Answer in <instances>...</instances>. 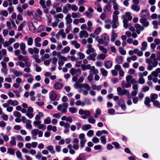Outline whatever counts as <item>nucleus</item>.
<instances>
[{
    "label": "nucleus",
    "instance_id": "obj_1",
    "mask_svg": "<svg viewBox=\"0 0 160 160\" xmlns=\"http://www.w3.org/2000/svg\"><path fill=\"white\" fill-rule=\"evenodd\" d=\"M145 61L148 64L147 69L149 71H152L153 68H156L158 64V59L156 58V55L154 53H152L149 58H146Z\"/></svg>",
    "mask_w": 160,
    "mask_h": 160
},
{
    "label": "nucleus",
    "instance_id": "obj_2",
    "mask_svg": "<svg viewBox=\"0 0 160 160\" xmlns=\"http://www.w3.org/2000/svg\"><path fill=\"white\" fill-rule=\"evenodd\" d=\"M119 12L118 11L114 12L112 15V27L113 28H116L119 25L118 19V15Z\"/></svg>",
    "mask_w": 160,
    "mask_h": 160
},
{
    "label": "nucleus",
    "instance_id": "obj_3",
    "mask_svg": "<svg viewBox=\"0 0 160 160\" xmlns=\"http://www.w3.org/2000/svg\"><path fill=\"white\" fill-rule=\"evenodd\" d=\"M109 37L107 34L104 33L101 36V38L98 40V42L105 46L107 45L109 42Z\"/></svg>",
    "mask_w": 160,
    "mask_h": 160
},
{
    "label": "nucleus",
    "instance_id": "obj_4",
    "mask_svg": "<svg viewBox=\"0 0 160 160\" xmlns=\"http://www.w3.org/2000/svg\"><path fill=\"white\" fill-rule=\"evenodd\" d=\"M14 52L15 55L18 56V58L19 60H22L23 62H26L28 61L29 58L27 56H23L20 54V51L19 50H16Z\"/></svg>",
    "mask_w": 160,
    "mask_h": 160
},
{
    "label": "nucleus",
    "instance_id": "obj_5",
    "mask_svg": "<svg viewBox=\"0 0 160 160\" xmlns=\"http://www.w3.org/2000/svg\"><path fill=\"white\" fill-rule=\"evenodd\" d=\"M117 91L118 95H125L128 96L129 98H130V92L128 90L125 89H122L121 88L119 87L117 88Z\"/></svg>",
    "mask_w": 160,
    "mask_h": 160
},
{
    "label": "nucleus",
    "instance_id": "obj_6",
    "mask_svg": "<svg viewBox=\"0 0 160 160\" xmlns=\"http://www.w3.org/2000/svg\"><path fill=\"white\" fill-rule=\"evenodd\" d=\"M68 106L67 102H64L62 104L59 105L57 107V109L59 111H61L62 113H66L67 111V109Z\"/></svg>",
    "mask_w": 160,
    "mask_h": 160
},
{
    "label": "nucleus",
    "instance_id": "obj_7",
    "mask_svg": "<svg viewBox=\"0 0 160 160\" xmlns=\"http://www.w3.org/2000/svg\"><path fill=\"white\" fill-rule=\"evenodd\" d=\"M79 88H83L86 89V90L81 89V91L82 92L83 94L85 95L88 94V91L90 89V87L88 84L86 83L80 84Z\"/></svg>",
    "mask_w": 160,
    "mask_h": 160
},
{
    "label": "nucleus",
    "instance_id": "obj_8",
    "mask_svg": "<svg viewBox=\"0 0 160 160\" xmlns=\"http://www.w3.org/2000/svg\"><path fill=\"white\" fill-rule=\"evenodd\" d=\"M122 18L123 20L128 21V20H131L132 18V17L131 15V14L129 12H127L122 16Z\"/></svg>",
    "mask_w": 160,
    "mask_h": 160
},
{
    "label": "nucleus",
    "instance_id": "obj_9",
    "mask_svg": "<svg viewBox=\"0 0 160 160\" xmlns=\"http://www.w3.org/2000/svg\"><path fill=\"white\" fill-rule=\"evenodd\" d=\"M69 72L72 76L75 74H76V75H78L81 73V70L79 68L76 69L72 68L71 69Z\"/></svg>",
    "mask_w": 160,
    "mask_h": 160
},
{
    "label": "nucleus",
    "instance_id": "obj_10",
    "mask_svg": "<svg viewBox=\"0 0 160 160\" xmlns=\"http://www.w3.org/2000/svg\"><path fill=\"white\" fill-rule=\"evenodd\" d=\"M149 12L147 10H143L141 11L139 16L142 18H144L148 16Z\"/></svg>",
    "mask_w": 160,
    "mask_h": 160
},
{
    "label": "nucleus",
    "instance_id": "obj_11",
    "mask_svg": "<svg viewBox=\"0 0 160 160\" xmlns=\"http://www.w3.org/2000/svg\"><path fill=\"white\" fill-rule=\"evenodd\" d=\"M118 104L121 107L122 110L123 111L125 110L126 107L125 102L123 99L122 98L120 99L118 101Z\"/></svg>",
    "mask_w": 160,
    "mask_h": 160
},
{
    "label": "nucleus",
    "instance_id": "obj_12",
    "mask_svg": "<svg viewBox=\"0 0 160 160\" xmlns=\"http://www.w3.org/2000/svg\"><path fill=\"white\" fill-rule=\"evenodd\" d=\"M25 62V66L26 67L23 70L27 73H29L31 72V69L29 68L31 66V62H29V60Z\"/></svg>",
    "mask_w": 160,
    "mask_h": 160
},
{
    "label": "nucleus",
    "instance_id": "obj_13",
    "mask_svg": "<svg viewBox=\"0 0 160 160\" xmlns=\"http://www.w3.org/2000/svg\"><path fill=\"white\" fill-rule=\"evenodd\" d=\"M65 19L66 21V25H71V23L72 22V20L71 18V15L70 13L67 14Z\"/></svg>",
    "mask_w": 160,
    "mask_h": 160
},
{
    "label": "nucleus",
    "instance_id": "obj_14",
    "mask_svg": "<svg viewBox=\"0 0 160 160\" xmlns=\"http://www.w3.org/2000/svg\"><path fill=\"white\" fill-rule=\"evenodd\" d=\"M63 85L61 82H57L54 85V88L57 90H60L62 89L63 87Z\"/></svg>",
    "mask_w": 160,
    "mask_h": 160
},
{
    "label": "nucleus",
    "instance_id": "obj_15",
    "mask_svg": "<svg viewBox=\"0 0 160 160\" xmlns=\"http://www.w3.org/2000/svg\"><path fill=\"white\" fill-rule=\"evenodd\" d=\"M79 35L80 38H86L88 37V34L87 31L85 30H82L79 32Z\"/></svg>",
    "mask_w": 160,
    "mask_h": 160
},
{
    "label": "nucleus",
    "instance_id": "obj_16",
    "mask_svg": "<svg viewBox=\"0 0 160 160\" xmlns=\"http://www.w3.org/2000/svg\"><path fill=\"white\" fill-rule=\"evenodd\" d=\"M58 97L57 94L54 91H52L49 93V98L52 101H54Z\"/></svg>",
    "mask_w": 160,
    "mask_h": 160
},
{
    "label": "nucleus",
    "instance_id": "obj_17",
    "mask_svg": "<svg viewBox=\"0 0 160 160\" xmlns=\"http://www.w3.org/2000/svg\"><path fill=\"white\" fill-rule=\"evenodd\" d=\"M41 39L39 37H37L34 39L35 45L36 47H40L41 46L40 42L41 41Z\"/></svg>",
    "mask_w": 160,
    "mask_h": 160
},
{
    "label": "nucleus",
    "instance_id": "obj_18",
    "mask_svg": "<svg viewBox=\"0 0 160 160\" xmlns=\"http://www.w3.org/2000/svg\"><path fill=\"white\" fill-rule=\"evenodd\" d=\"M88 49L86 51V53L87 54H90L92 52H93L95 51V49L92 47L91 44H88L87 45Z\"/></svg>",
    "mask_w": 160,
    "mask_h": 160
},
{
    "label": "nucleus",
    "instance_id": "obj_19",
    "mask_svg": "<svg viewBox=\"0 0 160 160\" xmlns=\"http://www.w3.org/2000/svg\"><path fill=\"white\" fill-rule=\"evenodd\" d=\"M54 18L57 22H59V19H62L63 18V15L62 13H60L54 15Z\"/></svg>",
    "mask_w": 160,
    "mask_h": 160
},
{
    "label": "nucleus",
    "instance_id": "obj_20",
    "mask_svg": "<svg viewBox=\"0 0 160 160\" xmlns=\"http://www.w3.org/2000/svg\"><path fill=\"white\" fill-rule=\"evenodd\" d=\"M160 73V68H157L155 71L152 72L151 74L154 78H157L158 76V74Z\"/></svg>",
    "mask_w": 160,
    "mask_h": 160
},
{
    "label": "nucleus",
    "instance_id": "obj_21",
    "mask_svg": "<svg viewBox=\"0 0 160 160\" xmlns=\"http://www.w3.org/2000/svg\"><path fill=\"white\" fill-rule=\"evenodd\" d=\"M67 6L70 9H71L73 11H76L78 10V7L75 4L69 3V4H68Z\"/></svg>",
    "mask_w": 160,
    "mask_h": 160
},
{
    "label": "nucleus",
    "instance_id": "obj_22",
    "mask_svg": "<svg viewBox=\"0 0 160 160\" xmlns=\"http://www.w3.org/2000/svg\"><path fill=\"white\" fill-rule=\"evenodd\" d=\"M11 71L17 77L21 76L22 74L21 71H18L17 70L12 69L11 70Z\"/></svg>",
    "mask_w": 160,
    "mask_h": 160
},
{
    "label": "nucleus",
    "instance_id": "obj_23",
    "mask_svg": "<svg viewBox=\"0 0 160 160\" xmlns=\"http://www.w3.org/2000/svg\"><path fill=\"white\" fill-rule=\"evenodd\" d=\"M8 103L9 104H10V105L13 106H17L19 104V102L17 101L16 100H13L11 99L9 100L8 101Z\"/></svg>",
    "mask_w": 160,
    "mask_h": 160
},
{
    "label": "nucleus",
    "instance_id": "obj_24",
    "mask_svg": "<svg viewBox=\"0 0 160 160\" xmlns=\"http://www.w3.org/2000/svg\"><path fill=\"white\" fill-rule=\"evenodd\" d=\"M126 81L127 82H130L132 83L135 82V80L133 78L132 76L128 75L126 77Z\"/></svg>",
    "mask_w": 160,
    "mask_h": 160
},
{
    "label": "nucleus",
    "instance_id": "obj_25",
    "mask_svg": "<svg viewBox=\"0 0 160 160\" xmlns=\"http://www.w3.org/2000/svg\"><path fill=\"white\" fill-rule=\"evenodd\" d=\"M97 55V54L96 53H92L88 56L87 57V58L89 60H92L94 61L96 60L95 57Z\"/></svg>",
    "mask_w": 160,
    "mask_h": 160
},
{
    "label": "nucleus",
    "instance_id": "obj_26",
    "mask_svg": "<svg viewBox=\"0 0 160 160\" xmlns=\"http://www.w3.org/2000/svg\"><path fill=\"white\" fill-rule=\"evenodd\" d=\"M127 83H125V81H123L122 83V88H128L131 86V83L129 82H127Z\"/></svg>",
    "mask_w": 160,
    "mask_h": 160
},
{
    "label": "nucleus",
    "instance_id": "obj_27",
    "mask_svg": "<svg viewBox=\"0 0 160 160\" xmlns=\"http://www.w3.org/2000/svg\"><path fill=\"white\" fill-rule=\"evenodd\" d=\"M139 21L141 23H142L143 26L147 27L149 25V22L146 21L144 18H141L139 20Z\"/></svg>",
    "mask_w": 160,
    "mask_h": 160
},
{
    "label": "nucleus",
    "instance_id": "obj_28",
    "mask_svg": "<svg viewBox=\"0 0 160 160\" xmlns=\"http://www.w3.org/2000/svg\"><path fill=\"white\" fill-rule=\"evenodd\" d=\"M117 37V34L114 31L112 30V34L111 36V41L114 42L115 40H116Z\"/></svg>",
    "mask_w": 160,
    "mask_h": 160
},
{
    "label": "nucleus",
    "instance_id": "obj_29",
    "mask_svg": "<svg viewBox=\"0 0 160 160\" xmlns=\"http://www.w3.org/2000/svg\"><path fill=\"white\" fill-rule=\"evenodd\" d=\"M57 35L59 36H61V37L63 38H65L66 37V34L64 32V30L63 29H60L57 33Z\"/></svg>",
    "mask_w": 160,
    "mask_h": 160
},
{
    "label": "nucleus",
    "instance_id": "obj_30",
    "mask_svg": "<svg viewBox=\"0 0 160 160\" xmlns=\"http://www.w3.org/2000/svg\"><path fill=\"white\" fill-rule=\"evenodd\" d=\"M90 73L92 72L94 74H97L99 73V71L97 69H96L95 67L94 66H91L90 71H89Z\"/></svg>",
    "mask_w": 160,
    "mask_h": 160
},
{
    "label": "nucleus",
    "instance_id": "obj_31",
    "mask_svg": "<svg viewBox=\"0 0 160 160\" xmlns=\"http://www.w3.org/2000/svg\"><path fill=\"white\" fill-rule=\"evenodd\" d=\"M123 57L121 56L117 57L115 59L116 62L118 64H122L123 62Z\"/></svg>",
    "mask_w": 160,
    "mask_h": 160
},
{
    "label": "nucleus",
    "instance_id": "obj_32",
    "mask_svg": "<svg viewBox=\"0 0 160 160\" xmlns=\"http://www.w3.org/2000/svg\"><path fill=\"white\" fill-rule=\"evenodd\" d=\"M108 131L105 130H103L102 131H98L96 133V135L98 136L99 137L101 135H102V134H108Z\"/></svg>",
    "mask_w": 160,
    "mask_h": 160
},
{
    "label": "nucleus",
    "instance_id": "obj_33",
    "mask_svg": "<svg viewBox=\"0 0 160 160\" xmlns=\"http://www.w3.org/2000/svg\"><path fill=\"white\" fill-rule=\"evenodd\" d=\"M150 100L148 97H146L145 98V101H144V103L147 107L150 108L151 107L150 103Z\"/></svg>",
    "mask_w": 160,
    "mask_h": 160
},
{
    "label": "nucleus",
    "instance_id": "obj_34",
    "mask_svg": "<svg viewBox=\"0 0 160 160\" xmlns=\"http://www.w3.org/2000/svg\"><path fill=\"white\" fill-rule=\"evenodd\" d=\"M68 4H69L68 3H67L65 6L63 8L62 12L64 14L67 13L70 10L69 8H68L67 6Z\"/></svg>",
    "mask_w": 160,
    "mask_h": 160
},
{
    "label": "nucleus",
    "instance_id": "obj_35",
    "mask_svg": "<svg viewBox=\"0 0 160 160\" xmlns=\"http://www.w3.org/2000/svg\"><path fill=\"white\" fill-rule=\"evenodd\" d=\"M105 22L107 24L105 26V28L107 29H110L111 27V26L109 23H111V20L110 19H108L105 21Z\"/></svg>",
    "mask_w": 160,
    "mask_h": 160
},
{
    "label": "nucleus",
    "instance_id": "obj_36",
    "mask_svg": "<svg viewBox=\"0 0 160 160\" xmlns=\"http://www.w3.org/2000/svg\"><path fill=\"white\" fill-rule=\"evenodd\" d=\"M44 116V114L42 112H39L38 114L35 117V119L36 120H38L40 119L41 118H42Z\"/></svg>",
    "mask_w": 160,
    "mask_h": 160
},
{
    "label": "nucleus",
    "instance_id": "obj_37",
    "mask_svg": "<svg viewBox=\"0 0 160 160\" xmlns=\"http://www.w3.org/2000/svg\"><path fill=\"white\" fill-rule=\"evenodd\" d=\"M148 46L147 43L145 41L143 42L141 44V49L142 51H145L147 49Z\"/></svg>",
    "mask_w": 160,
    "mask_h": 160
},
{
    "label": "nucleus",
    "instance_id": "obj_38",
    "mask_svg": "<svg viewBox=\"0 0 160 160\" xmlns=\"http://www.w3.org/2000/svg\"><path fill=\"white\" fill-rule=\"evenodd\" d=\"M112 65V62L111 61H107L105 63V66L107 68H110Z\"/></svg>",
    "mask_w": 160,
    "mask_h": 160
},
{
    "label": "nucleus",
    "instance_id": "obj_39",
    "mask_svg": "<svg viewBox=\"0 0 160 160\" xmlns=\"http://www.w3.org/2000/svg\"><path fill=\"white\" fill-rule=\"evenodd\" d=\"M141 74H138L139 79L138 80V82L141 84H143L144 83L145 81L143 77H142Z\"/></svg>",
    "mask_w": 160,
    "mask_h": 160
},
{
    "label": "nucleus",
    "instance_id": "obj_40",
    "mask_svg": "<svg viewBox=\"0 0 160 160\" xmlns=\"http://www.w3.org/2000/svg\"><path fill=\"white\" fill-rule=\"evenodd\" d=\"M131 8L133 10L137 12L139 11L140 9V7L139 6L135 4L132 5Z\"/></svg>",
    "mask_w": 160,
    "mask_h": 160
},
{
    "label": "nucleus",
    "instance_id": "obj_41",
    "mask_svg": "<svg viewBox=\"0 0 160 160\" xmlns=\"http://www.w3.org/2000/svg\"><path fill=\"white\" fill-rule=\"evenodd\" d=\"M91 128V126L89 124H84L82 127V129L84 131L87 130Z\"/></svg>",
    "mask_w": 160,
    "mask_h": 160
},
{
    "label": "nucleus",
    "instance_id": "obj_42",
    "mask_svg": "<svg viewBox=\"0 0 160 160\" xmlns=\"http://www.w3.org/2000/svg\"><path fill=\"white\" fill-rule=\"evenodd\" d=\"M81 67L82 70L85 71L86 69H90L91 66L90 64H87L86 65L82 64L81 66Z\"/></svg>",
    "mask_w": 160,
    "mask_h": 160
},
{
    "label": "nucleus",
    "instance_id": "obj_43",
    "mask_svg": "<svg viewBox=\"0 0 160 160\" xmlns=\"http://www.w3.org/2000/svg\"><path fill=\"white\" fill-rule=\"evenodd\" d=\"M101 73L103 76L104 77H107L108 75V71L103 68H102L100 69Z\"/></svg>",
    "mask_w": 160,
    "mask_h": 160
},
{
    "label": "nucleus",
    "instance_id": "obj_44",
    "mask_svg": "<svg viewBox=\"0 0 160 160\" xmlns=\"http://www.w3.org/2000/svg\"><path fill=\"white\" fill-rule=\"evenodd\" d=\"M75 105L77 106H81L82 107H84L85 105V103L82 101L80 100L77 101L75 103Z\"/></svg>",
    "mask_w": 160,
    "mask_h": 160
},
{
    "label": "nucleus",
    "instance_id": "obj_45",
    "mask_svg": "<svg viewBox=\"0 0 160 160\" xmlns=\"http://www.w3.org/2000/svg\"><path fill=\"white\" fill-rule=\"evenodd\" d=\"M101 113V111L99 108H98L95 111L94 114V118H98V115H100Z\"/></svg>",
    "mask_w": 160,
    "mask_h": 160
},
{
    "label": "nucleus",
    "instance_id": "obj_46",
    "mask_svg": "<svg viewBox=\"0 0 160 160\" xmlns=\"http://www.w3.org/2000/svg\"><path fill=\"white\" fill-rule=\"evenodd\" d=\"M158 95L155 93H151L150 95V98L152 102L155 101V100L158 98Z\"/></svg>",
    "mask_w": 160,
    "mask_h": 160
},
{
    "label": "nucleus",
    "instance_id": "obj_47",
    "mask_svg": "<svg viewBox=\"0 0 160 160\" xmlns=\"http://www.w3.org/2000/svg\"><path fill=\"white\" fill-rule=\"evenodd\" d=\"M31 121L29 120H27L26 123V127L27 129H31L32 128V126L31 124Z\"/></svg>",
    "mask_w": 160,
    "mask_h": 160
},
{
    "label": "nucleus",
    "instance_id": "obj_48",
    "mask_svg": "<svg viewBox=\"0 0 160 160\" xmlns=\"http://www.w3.org/2000/svg\"><path fill=\"white\" fill-rule=\"evenodd\" d=\"M11 139V140L10 142V144L12 145H16V138L14 136H12Z\"/></svg>",
    "mask_w": 160,
    "mask_h": 160
},
{
    "label": "nucleus",
    "instance_id": "obj_49",
    "mask_svg": "<svg viewBox=\"0 0 160 160\" xmlns=\"http://www.w3.org/2000/svg\"><path fill=\"white\" fill-rule=\"evenodd\" d=\"M106 57V56L105 54H101L98 55L97 57V59L98 60H103Z\"/></svg>",
    "mask_w": 160,
    "mask_h": 160
},
{
    "label": "nucleus",
    "instance_id": "obj_50",
    "mask_svg": "<svg viewBox=\"0 0 160 160\" xmlns=\"http://www.w3.org/2000/svg\"><path fill=\"white\" fill-rule=\"evenodd\" d=\"M26 22L25 21H23L18 27V31H22L23 28L24 26L26 24Z\"/></svg>",
    "mask_w": 160,
    "mask_h": 160
},
{
    "label": "nucleus",
    "instance_id": "obj_51",
    "mask_svg": "<svg viewBox=\"0 0 160 160\" xmlns=\"http://www.w3.org/2000/svg\"><path fill=\"white\" fill-rule=\"evenodd\" d=\"M72 45L74 46L76 48H78L80 47V45L76 41H73L71 42Z\"/></svg>",
    "mask_w": 160,
    "mask_h": 160
},
{
    "label": "nucleus",
    "instance_id": "obj_52",
    "mask_svg": "<svg viewBox=\"0 0 160 160\" xmlns=\"http://www.w3.org/2000/svg\"><path fill=\"white\" fill-rule=\"evenodd\" d=\"M111 6L110 5H108L104 6L103 10L105 12H110L111 11Z\"/></svg>",
    "mask_w": 160,
    "mask_h": 160
},
{
    "label": "nucleus",
    "instance_id": "obj_53",
    "mask_svg": "<svg viewBox=\"0 0 160 160\" xmlns=\"http://www.w3.org/2000/svg\"><path fill=\"white\" fill-rule=\"evenodd\" d=\"M47 21L48 26H51L52 21V18L50 15H47Z\"/></svg>",
    "mask_w": 160,
    "mask_h": 160
},
{
    "label": "nucleus",
    "instance_id": "obj_54",
    "mask_svg": "<svg viewBox=\"0 0 160 160\" xmlns=\"http://www.w3.org/2000/svg\"><path fill=\"white\" fill-rule=\"evenodd\" d=\"M70 48L69 47L67 46L65 47L64 49L62 50V54L68 53L69 51Z\"/></svg>",
    "mask_w": 160,
    "mask_h": 160
},
{
    "label": "nucleus",
    "instance_id": "obj_55",
    "mask_svg": "<svg viewBox=\"0 0 160 160\" xmlns=\"http://www.w3.org/2000/svg\"><path fill=\"white\" fill-rule=\"evenodd\" d=\"M46 148L50 151L51 153L52 154L54 153L55 151L52 146L49 145Z\"/></svg>",
    "mask_w": 160,
    "mask_h": 160
},
{
    "label": "nucleus",
    "instance_id": "obj_56",
    "mask_svg": "<svg viewBox=\"0 0 160 160\" xmlns=\"http://www.w3.org/2000/svg\"><path fill=\"white\" fill-rule=\"evenodd\" d=\"M39 130L38 129H33L31 132V134L32 135V137H36L38 134Z\"/></svg>",
    "mask_w": 160,
    "mask_h": 160
},
{
    "label": "nucleus",
    "instance_id": "obj_57",
    "mask_svg": "<svg viewBox=\"0 0 160 160\" xmlns=\"http://www.w3.org/2000/svg\"><path fill=\"white\" fill-rule=\"evenodd\" d=\"M69 111L72 113H76L78 111V109L75 108L71 107L69 109Z\"/></svg>",
    "mask_w": 160,
    "mask_h": 160
},
{
    "label": "nucleus",
    "instance_id": "obj_58",
    "mask_svg": "<svg viewBox=\"0 0 160 160\" xmlns=\"http://www.w3.org/2000/svg\"><path fill=\"white\" fill-rule=\"evenodd\" d=\"M28 45L29 46H32L33 43V39L31 37H29L27 41Z\"/></svg>",
    "mask_w": 160,
    "mask_h": 160
},
{
    "label": "nucleus",
    "instance_id": "obj_59",
    "mask_svg": "<svg viewBox=\"0 0 160 160\" xmlns=\"http://www.w3.org/2000/svg\"><path fill=\"white\" fill-rule=\"evenodd\" d=\"M7 153L10 155H14L15 153V150L13 148H8Z\"/></svg>",
    "mask_w": 160,
    "mask_h": 160
},
{
    "label": "nucleus",
    "instance_id": "obj_60",
    "mask_svg": "<svg viewBox=\"0 0 160 160\" xmlns=\"http://www.w3.org/2000/svg\"><path fill=\"white\" fill-rule=\"evenodd\" d=\"M72 18H79L80 17V14L79 12H73L72 13Z\"/></svg>",
    "mask_w": 160,
    "mask_h": 160
},
{
    "label": "nucleus",
    "instance_id": "obj_61",
    "mask_svg": "<svg viewBox=\"0 0 160 160\" xmlns=\"http://www.w3.org/2000/svg\"><path fill=\"white\" fill-rule=\"evenodd\" d=\"M119 51L120 53L122 55H125L126 53V51L122 47H120L119 48Z\"/></svg>",
    "mask_w": 160,
    "mask_h": 160
},
{
    "label": "nucleus",
    "instance_id": "obj_62",
    "mask_svg": "<svg viewBox=\"0 0 160 160\" xmlns=\"http://www.w3.org/2000/svg\"><path fill=\"white\" fill-rule=\"evenodd\" d=\"M152 102H153V105L155 107L158 108H160V103L159 101L157 100H155Z\"/></svg>",
    "mask_w": 160,
    "mask_h": 160
},
{
    "label": "nucleus",
    "instance_id": "obj_63",
    "mask_svg": "<svg viewBox=\"0 0 160 160\" xmlns=\"http://www.w3.org/2000/svg\"><path fill=\"white\" fill-rule=\"evenodd\" d=\"M16 155L18 158L20 160H22V156L21 153L19 151H17L16 152Z\"/></svg>",
    "mask_w": 160,
    "mask_h": 160
},
{
    "label": "nucleus",
    "instance_id": "obj_64",
    "mask_svg": "<svg viewBox=\"0 0 160 160\" xmlns=\"http://www.w3.org/2000/svg\"><path fill=\"white\" fill-rule=\"evenodd\" d=\"M98 47L99 49L102 51V52L105 53H106L107 52V49L104 47L103 46L99 45Z\"/></svg>",
    "mask_w": 160,
    "mask_h": 160
}]
</instances>
